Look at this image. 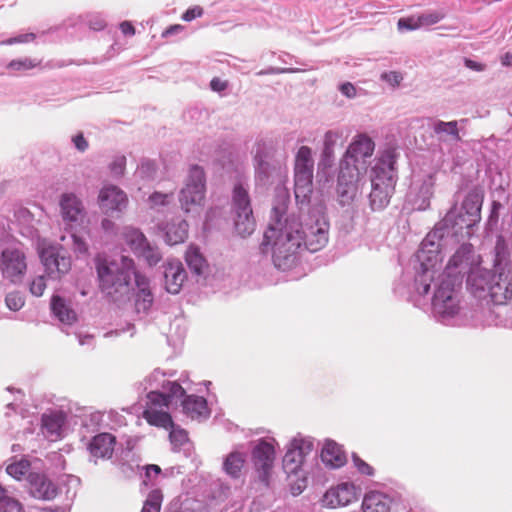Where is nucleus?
<instances>
[{"label": "nucleus", "mask_w": 512, "mask_h": 512, "mask_svg": "<svg viewBox=\"0 0 512 512\" xmlns=\"http://www.w3.org/2000/svg\"><path fill=\"white\" fill-rule=\"evenodd\" d=\"M314 160L312 157V149L308 146H301L295 157L294 172L313 173Z\"/></svg>", "instance_id": "nucleus-36"}, {"label": "nucleus", "mask_w": 512, "mask_h": 512, "mask_svg": "<svg viewBox=\"0 0 512 512\" xmlns=\"http://www.w3.org/2000/svg\"><path fill=\"white\" fill-rule=\"evenodd\" d=\"M27 269L26 255L20 245L6 247L0 256V272L12 283L22 281Z\"/></svg>", "instance_id": "nucleus-12"}, {"label": "nucleus", "mask_w": 512, "mask_h": 512, "mask_svg": "<svg viewBox=\"0 0 512 512\" xmlns=\"http://www.w3.org/2000/svg\"><path fill=\"white\" fill-rule=\"evenodd\" d=\"M188 223L179 217L171 221L161 224L159 229L164 234V241L168 245H177L183 243L188 237Z\"/></svg>", "instance_id": "nucleus-23"}, {"label": "nucleus", "mask_w": 512, "mask_h": 512, "mask_svg": "<svg viewBox=\"0 0 512 512\" xmlns=\"http://www.w3.org/2000/svg\"><path fill=\"white\" fill-rule=\"evenodd\" d=\"M60 214L66 228L76 229L83 225L86 211L82 201L74 193H64L60 197Z\"/></svg>", "instance_id": "nucleus-16"}, {"label": "nucleus", "mask_w": 512, "mask_h": 512, "mask_svg": "<svg viewBox=\"0 0 512 512\" xmlns=\"http://www.w3.org/2000/svg\"><path fill=\"white\" fill-rule=\"evenodd\" d=\"M144 417L149 424L157 427L170 429L173 428L174 425L169 413L153 408L145 410Z\"/></svg>", "instance_id": "nucleus-38"}, {"label": "nucleus", "mask_w": 512, "mask_h": 512, "mask_svg": "<svg viewBox=\"0 0 512 512\" xmlns=\"http://www.w3.org/2000/svg\"><path fill=\"white\" fill-rule=\"evenodd\" d=\"M439 282L431 300V312L436 321L444 325H463L464 307L457 288L461 286L459 278L448 280L438 277Z\"/></svg>", "instance_id": "nucleus-5"}, {"label": "nucleus", "mask_w": 512, "mask_h": 512, "mask_svg": "<svg viewBox=\"0 0 512 512\" xmlns=\"http://www.w3.org/2000/svg\"><path fill=\"white\" fill-rule=\"evenodd\" d=\"M247 454L244 451L233 450L223 458L222 469L232 479H239L246 463Z\"/></svg>", "instance_id": "nucleus-27"}, {"label": "nucleus", "mask_w": 512, "mask_h": 512, "mask_svg": "<svg viewBox=\"0 0 512 512\" xmlns=\"http://www.w3.org/2000/svg\"><path fill=\"white\" fill-rule=\"evenodd\" d=\"M98 201L106 213L123 212L128 205L126 193L115 185L104 186L99 192Z\"/></svg>", "instance_id": "nucleus-19"}, {"label": "nucleus", "mask_w": 512, "mask_h": 512, "mask_svg": "<svg viewBox=\"0 0 512 512\" xmlns=\"http://www.w3.org/2000/svg\"><path fill=\"white\" fill-rule=\"evenodd\" d=\"M184 30H185V26H183L181 24H174V25H171L168 28H166L162 32L161 36H162V38H168L170 36L177 35V34L183 32Z\"/></svg>", "instance_id": "nucleus-58"}, {"label": "nucleus", "mask_w": 512, "mask_h": 512, "mask_svg": "<svg viewBox=\"0 0 512 512\" xmlns=\"http://www.w3.org/2000/svg\"><path fill=\"white\" fill-rule=\"evenodd\" d=\"M392 499L379 491H370L365 494L362 502L363 512H389Z\"/></svg>", "instance_id": "nucleus-28"}, {"label": "nucleus", "mask_w": 512, "mask_h": 512, "mask_svg": "<svg viewBox=\"0 0 512 512\" xmlns=\"http://www.w3.org/2000/svg\"><path fill=\"white\" fill-rule=\"evenodd\" d=\"M0 512H24L22 504L10 496L0 500Z\"/></svg>", "instance_id": "nucleus-44"}, {"label": "nucleus", "mask_w": 512, "mask_h": 512, "mask_svg": "<svg viewBox=\"0 0 512 512\" xmlns=\"http://www.w3.org/2000/svg\"><path fill=\"white\" fill-rule=\"evenodd\" d=\"M163 495L159 489L152 490L144 502L141 512H160Z\"/></svg>", "instance_id": "nucleus-41"}, {"label": "nucleus", "mask_w": 512, "mask_h": 512, "mask_svg": "<svg viewBox=\"0 0 512 512\" xmlns=\"http://www.w3.org/2000/svg\"><path fill=\"white\" fill-rule=\"evenodd\" d=\"M399 30H416L420 28L419 17L400 18L397 23Z\"/></svg>", "instance_id": "nucleus-50"}, {"label": "nucleus", "mask_w": 512, "mask_h": 512, "mask_svg": "<svg viewBox=\"0 0 512 512\" xmlns=\"http://www.w3.org/2000/svg\"><path fill=\"white\" fill-rule=\"evenodd\" d=\"M145 470V476L148 480H152L153 477H156L161 473V468L155 464L145 466Z\"/></svg>", "instance_id": "nucleus-61"}, {"label": "nucleus", "mask_w": 512, "mask_h": 512, "mask_svg": "<svg viewBox=\"0 0 512 512\" xmlns=\"http://www.w3.org/2000/svg\"><path fill=\"white\" fill-rule=\"evenodd\" d=\"M464 63L467 68L478 72L484 71L486 68L485 64L473 61L471 59H465Z\"/></svg>", "instance_id": "nucleus-63"}, {"label": "nucleus", "mask_w": 512, "mask_h": 512, "mask_svg": "<svg viewBox=\"0 0 512 512\" xmlns=\"http://www.w3.org/2000/svg\"><path fill=\"white\" fill-rule=\"evenodd\" d=\"M205 184L204 170L198 165L192 166L178 196L180 207L185 213H194L201 209L205 198Z\"/></svg>", "instance_id": "nucleus-8"}, {"label": "nucleus", "mask_w": 512, "mask_h": 512, "mask_svg": "<svg viewBox=\"0 0 512 512\" xmlns=\"http://www.w3.org/2000/svg\"><path fill=\"white\" fill-rule=\"evenodd\" d=\"M164 377L163 372L155 369L144 380V389H149L147 398L154 406L168 407L174 400L185 396V390L179 383L167 381Z\"/></svg>", "instance_id": "nucleus-7"}, {"label": "nucleus", "mask_w": 512, "mask_h": 512, "mask_svg": "<svg viewBox=\"0 0 512 512\" xmlns=\"http://www.w3.org/2000/svg\"><path fill=\"white\" fill-rule=\"evenodd\" d=\"M466 122L467 119H461L460 121L453 120L449 122L436 120L433 123L432 129L438 136L439 140L445 141L446 139L444 136H449L452 141L458 142L461 139L458 124Z\"/></svg>", "instance_id": "nucleus-31"}, {"label": "nucleus", "mask_w": 512, "mask_h": 512, "mask_svg": "<svg viewBox=\"0 0 512 512\" xmlns=\"http://www.w3.org/2000/svg\"><path fill=\"white\" fill-rule=\"evenodd\" d=\"M418 17H419L420 26L422 27V26H429V25H434V24L438 23L445 17V14L442 12L434 11V12L423 13Z\"/></svg>", "instance_id": "nucleus-48"}, {"label": "nucleus", "mask_w": 512, "mask_h": 512, "mask_svg": "<svg viewBox=\"0 0 512 512\" xmlns=\"http://www.w3.org/2000/svg\"><path fill=\"white\" fill-rule=\"evenodd\" d=\"M353 458V462H354V465L355 467L358 469V471L363 474V475H367V476H372L374 475V469L372 466H370L368 463H366L365 461H363L359 456H357L356 454H353L352 456Z\"/></svg>", "instance_id": "nucleus-51"}, {"label": "nucleus", "mask_w": 512, "mask_h": 512, "mask_svg": "<svg viewBox=\"0 0 512 512\" xmlns=\"http://www.w3.org/2000/svg\"><path fill=\"white\" fill-rule=\"evenodd\" d=\"M99 288L111 300L118 302L129 297L134 277L137 292L134 298L135 312L146 316L154 303L149 280L137 271L134 260L128 256L107 257L98 255L95 258Z\"/></svg>", "instance_id": "nucleus-3"}, {"label": "nucleus", "mask_w": 512, "mask_h": 512, "mask_svg": "<svg viewBox=\"0 0 512 512\" xmlns=\"http://www.w3.org/2000/svg\"><path fill=\"white\" fill-rule=\"evenodd\" d=\"M186 277V271L180 261L170 260L164 266L165 287L169 293L177 294Z\"/></svg>", "instance_id": "nucleus-22"}, {"label": "nucleus", "mask_w": 512, "mask_h": 512, "mask_svg": "<svg viewBox=\"0 0 512 512\" xmlns=\"http://www.w3.org/2000/svg\"><path fill=\"white\" fill-rule=\"evenodd\" d=\"M339 90L347 98H354L356 96V88L350 82H346V83L341 84L339 86Z\"/></svg>", "instance_id": "nucleus-59"}, {"label": "nucleus", "mask_w": 512, "mask_h": 512, "mask_svg": "<svg viewBox=\"0 0 512 512\" xmlns=\"http://www.w3.org/2000/svg\"><path fill=\"white\" fill-rule=\"evenodd\" d=\"M313 173L294 172V194L300 210L308 206L313 191Z\"/></svg>", "instance_id": "nucleus-24"}, {"label": "nucleus", "mask_w": 512, "mask_h": 512, "mask_svg": "<svg viewBox=\"0 0 512 512\" xmlns=\"http://www.w3.org/2000/svg\"><path fill=\"white\" fill-rule=\"evenodd\" d=\"M227 82L222 81L219 78H213L210 82V87L215 92L224 91L227 88Z\"/></svg>", "instance_id": "nucleus-62"}, {"label": "nucleus", "mask_w": 512, "mask_h": 512, "mask_svg": "<svg viewBox=\"0 0 512 512\" xmlns=\"http://www.w3.org/2000/svg\"><path fill=\"white\" fill-rule=\"evenodd\" d=\"M35 37L36 36L34 33H26V34H21L16 37L9 38L5 41L0 42V44L12 45V44H16V43H27V42L33 41L35 39Z\"/></svg>", "instance_id": "nucleus-56"}, {"label": "nucleus", "mask_w": 512, "mask_h": 512, "mask_svg": "<svg viewBox=\"0 0 512 512\" xmlns=\"http://www.w3.org/2000/svg\"><path fill=\"white\" fill-rule=\"evenodd\" d=\"M277 442L274 438L257 440L252 448V461L255 469L259 472L261 480L265 481L273 467L275 460V446Z\"/></svg>", "instance_id": "nucleus-15"}, {"label": "nucleus", "mask_w": 512, "mask_h": 512, "mask_svg": "<svg viewBox=\"0 0 512 512\" xmlns=\"http://www.w3.org/2000/svg\"><path fill=\"white\" fill-rule=\"evenodd\" d=\"M46 289V279L44 275L35 277L29 284V290L33 296L40 297Z\"/></svg>", "instance_id": "nucleus-47"}, {"label": "nucleus", "mask_w": 512, "mask_h": 512, "mask_svg": "<svg viewBox=\"0 0 512 512\" xmlns=\"http://www.w3.org/2000/svg\"><path fill=\"white\" fill-rule=\"evenodd\" d=\"M93 18H94V20L93 19L89 20V26L91 29L102 30L106 26L104 19H102L101 17L95 16Z\"/></svg>", "instance_id": "nucleus-64"}, {"label": "nucleus", "mask_w": 512, "mask_h": 512, "mask_svg": "<svg viewBox=\"0 0 512 512\" xmlns=\"http://www.w3.org/2000/svg\"><path fill=\"white\" fill-rule=\"evenodd\" d=\"M473 264V247L471 244H463L451 257L445 270L438 277L448 280H454L457 277L459 278V283H462L465 275H467L468 278L469 275L478 268L473 267Z\"/></svg>", "instance_id": "nucleus-13"}, {"label": "nucleus", "mask_w": 512, "mask_h": 512, "mask_svg": "<svg viewBox=\"0 0 512 512\" xmlns=\"http://www.w3.org/2000/svg\"><path fill=\"white\" fill-rule=\"evenodd\" d=\"M483 197L477 191H470L460 208L453 205L445 217L423 239L416 254L419 267L416 269L414 289L419 295H426L442 261V248L449 237L471 229L481 220Z\"/></svg>", "instance_id": "nucleus-2"}, {"label": "nucleus", "mask_w": 512, "mask_h": 512, "mask_svg": "<svg viewBox=\"0 0 512 512\" xmlns=\"http://www.w3.org/2000/svg\"><path fill=\"white\" fill-rule=\"evenodd\" d=\"M5 302L10 310L18 311L24 305V298L19 292H11L7 294Z\"/></svg>", "instance_id": "nucleus-49"}, {"label": "nucleus", "mask_w": 512, "mask_h": 512, "mask_svg": "<svg viewBox=\"0 0 512 512\" xmlns=\"http://www.w3.org/2000/svg\"><path fill=\"white\" fill-rule=\"evenodd\" d=\"M173 198V193L154 192L148 197L147 203L150 209L160 211L168 206Z\"/></svg>", "instance_id": "nucleus-39"}, {"label": "nucleus", "mask_w": 512, "mask_h": 512, "mask_svg": "<svg viewBox=\"0 0 512 512\" xmlns=\"http://www.w3.org/2000/svg\"><path fill=\"white\" fill-rule=\"evenodd\" d=\"M498 249L499 245L496 247ZM467 286L475 296L490 297L498 305L512 298L511 271L499 251L496 253L493 270L477 268L467 278Z\"/></svg>", "instance_id": "nucleus-4"}, {"label": "nucleus", "mask_w": 512, "mask_h": 512, "mask_svg": "<svg viewBox=\"0 0 512 512\" xmlns=\"http://www.w3.org/2000/svg\"><path fill=\"white\" fill-rule=\"evenodd\" d=\"M434 183V176L431 173L421 178L414 176L409 197L415 210L424 211L430 206Z\"/></svg>", "instance_id": "nucleus-18"}, {"label": "nucleus", "mask_w": 512, "mask_h": 512, "mask_svg": "<svg viewBox=\"0 0 512 512\" xmlns=\"http://www.w3.org/2000/svg\"><path fill=\"white\" fill-rule=\"evenodd\" d=\"M303 71L299 68H278V67H268L266 69L260 70L256 73L258 76L269 75V74H286V73H298Z\"/></svg>", "instance_id": "nucleus-52"}, {"label": "nucleus", "mask_w": 512, "mask_h": 512, "mask_svg": "<svg viewBox=\"0 0 512 512\" xmlns=\"http://www.w3.org/2000/svg\"><path fill=\"white\" fill-rule=\"evenodd\" d=\"M39 257L47 276L59 280L71 269V258L61 248L43 242L39 246Z\"/></svg>", "instance_id": "nucleus-11"}, {"label": "nucleus", "mask_w": 512, "mask_h": 512, "mask_svg": "<svg viewBox=\"0 0 512 512\" xmlns=\"http://www.w3.org/2000/svg\"><path fill=\"white\" fill-rule=\"evenodd\" d=\"M357 488L352 483H341L329 489L323 496L322 503L325 507L336 508L346 506L357 499Z\"/></svg>", "instance_id": "nucleus-20"}, {"label": "nucleus", "mask_w": 512, "mask_h": 512, "mask_svg": "<svg viewBox=\"0 0 512 512\" xmlns=\"http://www.w3.org/2000/svg\"><path fill=\"white\" fill-rule=\"evenodd\" d=\"M254 160L256 181L265 184L275 167L267 160V155L262 151L260 145H258Z\"/></svg>", "instance_id": "nucleus-33"}, {"label": "nucleus", "mask_w": 512, "mask_h": 512, "mask_svg": "<svg viewBox=\"0 0 512 512\" xmlns=\"http://www.w3.org/2000/svg\"><path fill=\"white\" fill-rule=\"evenodd\" d=\"M341 132L329 130L324 134L321 163L324 166H331L334 159V148L337 141L341 138Z\"/></svg>", "instance_id": "nucleus-34"}, {"label": "nucleus", "mask_w": 512, "mask_h": 512, "mask_svg": "<svg viewBox=\"0 0 512 512\" xmlns=\"http://www.w3.org/2000/svg\"><path fill=\"white\" fill-rule=\"evenodd\" d=\"M321 459L331 468L342 467L346 463V456L341 447L332 440H327L321 451Z\"/></svg>", "instance_id": "nucleus-30"}, {"label": "nucleus", "mask_w": 512, "mask_h": 512, "mask_svg": "<svg viewBox=\"0 0 512 512\" xmlns=\"http://www.w3.org/2000/svg\"><path fill=\"white\" fill-rule=\"evenodd\" d=\"M72 141L75 145V147L81 151L84 152L88 148V142L84 138L82 134H77L72 138Z\"/></svg>", "instance_id": "nucleus-60"}, {"label": "nucleus", "mask_w": 512, "mask_h": 512, "mask_svg": "<svg viewBox=\"0 0 512 512\" xmlns=\"http://www.w3.org/2000/svg\"><path fill=\"white\" fill-rule=\"evenodd\" d=\"M181 405L183 413L191 419L200 420L209 417L210 411L204 397L188 395L181 401Z\"/></svg>", "instance_id": "nucleus-26"}, {"label": "nucleus", "mask_w": 512, "mask_h": 512, "mask_svg": "<svg viewBox=\"0 0 512 512\" xmlns=\"http://www.w3.org/2000/svg\"><path fill=\"white\" fill-rule=\"evenodd\" d=\"M40 65V61L29 57L11 60L7 64V69L13 72H21L33 69Z\"/></svg>", "instance_id": "nucleus-40"}, {"label": "nucleus", "mask_w": 512, "mask_h": 512, "mask_svg": "<svg viewBox=\"0 0 512 512\" xmlns=\"http://www.w3.org/2000/svg\"><path fill=\"white\" fill-rule=\"evenodd\" d=\"M381 80L387 82L393 87L398 86L403 80V76L400 72L397 71H389L381 74Z\"/></svg>", "instance_id": "nucleus-53"}, {"label": "nucleus", "mask_w": 512, "mask_h": 512, "mask_svg": "<svg viewBox=\"0 0 512 512\" xmlns=\"http://www.w3.org/2000/svg\"><path fill=\"white\" fill-rule=\"evenodd\" d=\"M170 429L169 437L174 448H180L188 441V436L185 430L175 428L174 426Z\"/></svg>", "instance_id": "nucleus-45"}, {"label": "nucleus", "mask_w": 512, "mask_h": 512, "mask_svg": "<svg viewBox=\"0 0 512 512\" xmlns=\"http://www.w3.org/2000/svg\"><path fill=\"white\" fill-rule=\"evenodd\" d=\"M395 163V151L393 149H386L377 158L372 168V190L369 195L372 210H382L390 202L397 182Z\"/></svg>", "instance_id": "nucleus-6"}, {"label": "nucleus", "mask_w": 512, "mask_h": 512, "mask_svg": "<svg viewBox=\"0 0 512 512\" xmlns=\"http://www.w3.org/2000/svg\"><path fill=\"white\" fill-rule=\"evenodd\" d=\"M314 449L313 440L301 434L293 437L283 458V467L288 474H296L305 457Z\"/></svg>", "instance_id": "nucleus-14"}, {"label": "nucleus", "mask_w": 512, "mask_h": 512, "mask_svg": "<svg viewBox=\"0 0 512 512\" xmlns=\"http://www.w3.org/2000/svg\"><path fill=\"white\" fill-rule=\"evenodd\" d=\"M122 237L135 254L148 243L145 235L139 229L131 226L123 228Z\"/></svg>", "instance_id": "nucleus-35"}, {"label": "nucleus", "mask_w": 512, "mask_h": 512, "mask_svg": "<svg viewBox=\"0 0 512 512\" xmlns=\"http://www.w3.org/2000/svg\"><path fill=\"white\" fill-rule=\"evenodd\" d=\"M126 166V157L124 155L116 156L109 165L111 174L114 177H121L124 174Z\"/></svg>", "instance_id": "nucleus-46"}, {"label": "nucleus", "mask_w": 512, "mask_h": 512, "mask_svg": "<svg viewBox=\"0 0 512 512\" xmlns=\"http://www.w3.org/2000/svg\"><path fill=\"white\" fill-rule=\"evenodd\" d=\"M288 202L286 192L277 194L262 243L271 246L273 263L281 270L296 263L301 249L314 253L329 241V223L323 214H309L303 223L294 213L287 214Z\"/></svg>", "instance_id": "nucleus-1"}, {"label": "nucleus", "mask_w": 512, "mask_h": 512, "mask_svg": "<svg viewBox=\"0 0 512 512\" xmlns=\"http://www.w3.org/2000/svg\"><path fill=\"white\" fill-rule=\"evenodd\" d=\"M138 173L142 177L153 178L156 173V166H155L154 162H151V161L142 162L138 169Z\"/></svg>", "instance_id": "nucleus-55"}, {"label": "nucleus", "mask_w": 512, "mask_h": 512, "mask_svg": "<svg viewBox=\"0 0 512 512\" xmlns=\"http://www.w3.org/2000/svg\"><path fill=\"white\" fill-rule=\"evenodd\" d=\"M232 205L235 213V229L239 235L246 237L253 233L255 220L250 203L248 187L243 183L235 184L232 194Z\"/></svg>", "instance_id": "nucleus-9"}, {"label": "nucleus", "mask_w": 512, "mask_h": 512, "mask_svg": "<svg viewBox=\"0 0 512 512\" xmlns=\"http://www.w3.org/2000/svg\"><path fill=\"white\" fill-rule=\"evenodd\" d=\"M137 255L143 257L150 266L156 265L162 258L159 249L149 242L141 248Z\"/></svg>", "instance_id": "nucleus-42"}, {"label": "nucleus", "mask_w": 512, "mask_h": 512, "mask_svg": "<svg viewBox=\"0 0 512 512\" xmlns=\"http://www.w3.org/2000/svg\"><path fill=\"white\" fill-rule=\"evenodd\" d=\"M361 172L357 168L339 166L337 177V196L340 205H350L358 194V182Z\"/></svg>", "instance_id": "nucleus-17"}, {"label": "nucleus", "mask_w": 512, "mask_h": 512, "mask_svg": "<svg viewBox=\"0 0 512 512\" xmlns=\"http://www.w3.org/2000/svg\"><path fill=\"white\" fill-rule=\"evenodd\" d=\"M30 463L25 459H21L17 462L11 463L6 467L8 475L15 479H21L29 470Z\"/></svg>", "instance_id": "nucleus-43"}, {"label": "nucleus", "mask_w": 512, "mask_h": 512, "mask_svg": "<svg viewBox=\"0 0 512 512\" xmlns=\"http://www.w3.org/2000/svg\"><path fill=\"white\" fill-rule=\"evenodd\" d=\"M51 310L53 315L64 325H72L77 320L76 312L60 296L53 295L51 298Z\"/></svg>", "instance_id": "nucleus-29"}, {"label": "nucleus", "mask_w": 512, "mask_h": 512, "mask_svg": "<svg viewBox=\"0 0 512 512\" xmlns=\"http://www.w3.org/2000/svg\"><path fill=\"white\" fill-rule=\"evenodd\" d=\"M375 143L365 133L357 134L348 145L339 166L357 168L359 172L366 171L367 159L374 153Z\"/></svg>", "instance_id": "nucleus-10"}, {"label": "nucleus", "mask_w": 512, "mask_h": 512, "mask_svg": "<svg viewBox=\"0 0 512 512\" xmlns=\"http://www.w3.org/2000/svg\"><path fill=\"white\" fill-rule=\"evenodd\" d=\"M115 443V436L110 433H100L91 439L88 450L95 459H109L113 455Z\"/></svg>", "instance_id": "nucleus-25"}, {"label": "nucleus", "mask_w": 512, "mask_h": 512, "mask_svg": "<svg viewBox=\"0 0 512 512\" xmlns=\"http://www.w3.org/2000/svg\"><path fill=\"white\" fill-rule=\"evenodd\" d=\"M204 10L201 6L195 5L193 7L188 8L181 16L182 20L186 22H190L196 18H199L203 15Z\"/></svg>", "instance_id": "nucleus-54"}, {"label": "nucleus", "mask_w": 512, "mask_h": 512, "mask_svg": "<svg viewBox=\"0 0 512 512\" xmlns=\"http://www.w3.org/2000/svg\"><path fill=\"white\" fill-rule=\"evenodd\" d=\"M29 493L41 500H51L56 497L58 487L46 475L30 473L28 477Z\"/></svg>", "instance_id": "nucleus-21"}, {"label": "nucleus", "mask_w": 512, "mask_h": 512, "mask_svg": "<svg viewBox=\"0 0 512 512\" xmlns=\"http://www.w3.org/2000/svg\"><path fill=\"white\" fill-rule=\"evenodd\" d=\"M72 240H73V245H74V250L77 252V253H80V254H85L87 253L88 251V246L87 244L85 243V241H83L81 238H79L78 236H76L75 234H72Z\"/></svg>", "instance_id": "nucleus-57"}, {"label": "nucleus", "mask_w": 512, "mask_h": 512, "mask_svg": "<svg viewBox=\"0 0 512 512\" xmlns=\"http://www.w3.org/2000/svg\"><path fill=\"white\" fill-rule=\"evenodd\" d=\"M185 259L191 272L195 273L196 275L203 274L207 264L206 260L197 247L189 246L186 251Z\"/></svg>", "instance_id": "nucleus-37"}, {"label": "nucleus", "mask_w": 512, "mask_h": 512, "mask_svg": "<svg viewBox=\"0 0 512 512\" xmlns=\"http://www.w3.org/2000/svg\"><path fill=\"white\" fill-rule=\"evenodd\" d=\"M65 422V415L62 412L44 414L42 416V428L48 437L58 438Z\"/></svg>", "instance_id": "nucleus-32"}]
</instances>
